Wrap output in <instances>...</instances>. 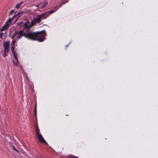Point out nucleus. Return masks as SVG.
<instances>
[{"instance_id":"9d476101","label":"nucleus","mask_w":158,"mask_h":158,"mask_svg":"<svg viewBox=\"0 0 158 158\" xmlns=\"http://www.w3.org/2000/svg\"><path fill=\"white\" fill-rule=\"evenodd\" d=\"M41 17L40 15L37 16L36 18L35 19L36 22L38 23H39L41 22Z\"/></svg>"},{"instance_id":"5701e85b","label":"nucleus","mask_w":158,"mask_h":158,"mask_svg":"<svg viewBox=\"0 0 158 158\" xmlns=\"http://www.w3.org/2000/svg\"><path fill=\"white\" fill-rule=\"evenodd\" d=\"M17 34V33L15 32L13 35V36H11L10 38L11 39H13L14 38L15 36V35H16V34Z\"/></svg>"},{"instance_id":"bb28decb","label":"nucleus","mask_w":158,"mask_h":158,"mask_svg":"<svg viewBox=\"0 0 158 158\" xmlns=\"http://www.w3.org/2000/svg\"><path fill=\"white\" fill-rule=\"evenodd\" d=\"M4 35V33H1L0 34V37L1 38L2 37L3 35Z\"/></svg>"},{"instance_id":"b1692460","label":"nucleus","mask_w":158,"mask_h":158,"mask_svg":"<svg viewBox=\"0 0 158 158\" xmlns=\"http://www.w3.org/2000/svg\"><path fill=\"white\" fill-rule=\"evenodd\" d=\"M68 158H78V157L74 156L71 155L69 156Z\"/></svg>"},{"instance_id":"39448f33","label":"nucleus","mask_w":158,"mask_h":158,"mask_svg":"<svg viewBox=\"0 0 158 158\" xmlns=\"http://www.w3.org/2000/svg\"><path fill=\"white\" fill-rule=\"evenodd\" d=\"M37 135L39 140L42 143H45L46 144H47V143L44 139L41 134H39L38 135Z\"/></svg>"},{"instance_id":"f3484780","label":"nucleus","mask_w":158,"mask_h":158,"mask_svg":"<svg viewBox=\"0 0 158 158\" xmlns=\"http://www.w3.org/2000/svg\"><path fill=\"white\" fill-rule=\"evenodd\" d=\"M15 46L11 45V50L12 51V53L15 52Z\"/></svg>"},{"instance_id":"f257e3e1","label":"nucleus","mask_w":158,"mask_h":158,"mask_svg":"<svg viewBox=\"0 0 158 158\" xmlns=\"http://www.w3.org/2000/svg\"><path fill=\"white\" fill-rule=\"evenodd\" d=\"M27 33L26 38L33 40H37L39 42H43L45 39L46 33L45 30L36 32L28 31Z\"/></svg>"},{"instance_id":"f03ea898","label":"nucleus","mask_w":158,"mask_h":158,"mask_svg":"<svg viewBox=\"0 0 158 158\" xmlns=\"http://www.w3.org/2000/svg\"><path fill=\"white\" fill-rule=\"evenodd\" d=\"M37 23L35 19H34L31 22H30L29 21H27L23 24L22 26L24 30L27 29V31H28Z\"/></svg>"},{"instance_id":"f8f14e48","label":"nucleus","mask_w":158,"mask_h":158,"mask_svg":"<svg viewBox=\"0 0 158 158\" xmlns=\"http://www.w3.org/2000/svg\"><path fill=\"white\" fill-rule=\"evenodd\" d=\"M12 21V19H11V18H9L8 20L5 23V24H8L9 26L10 24H11V23Z\"/></svg>"},{"instance_id":"a878e982","label":"nucleus","mask_w":158,"mask_h":158,"mask_svg":"<svg viewBox=\"0 0 158 158\" xmlns=\"http://www.w3.org/2000/svg\"><path fill=\"white\" fill-rule=\"evenodd\" d=\"M14 11H15V10H11L10 11V12H9L10 15L11 14H12L14 12Z\"/></svg>"},{"instance_id":"ddd939ff","label":"nucleus","mask_w":158,"mask_h":158,"mask_svg":"<svg viewBox=\"0 0 158 158\" xmlns=\"http://www.w3.org/2000/svg\"><path fill=\"white\" fill-rule=\"evenodd\" d=\"M12 21V19H11V18H9L8 20L5 23V24H8L9 26L10 24H11V23Z\"/></svg>"},{"instance_id":"4468645a","label":"nucleus","mask_w":158,"mask_h":158,"mask_svg":"<svg viewBox=\"0 0 158 158\" xmlns=\"http://www.w3.org/2000/svg\"><path fill=\"white\" fill-rule=\"evenodd\" d=\"M24 13V11L21 10L19 13H18L16 15V16H18V17H20L21 15Z\"/></svg>"},{"instance_id":"6e6552de","label":"nucleus","mask_w":158,"mask_h":158,"mask_svg":"<svg viewBox=\"0 0 158 158\" xmlns=\"http://www.w3.org/2000/svg\"><path fill=\"white\" fill-rule=\"evenodd\" d=\"M9 26L8 24H5L2 26V28L0 30V31H3L6 30H7L9 27Z\"/></svg>"},{"instance_id":"a211bd4d","label":"nucleus","mask_w":158,"mask_h":158,"mask_svg":"<svg viewBox=\"0 0 158 158\" xmlns=\"http://www.w3.org/2000/svg\"><path fill=\"white\" fill-rule=\"evenodd\" d=\"M23 2H21L20 3L17 4L15 6V7L17 9H19L20 6L22 3Z\"/></svg>"},{"instance_id":"20e7f679","label":"nucleus","mask_w":158,"mask_h":158,"mask_svg":"<svg viewBox=\"0 0 158 158\" xmlns=\"http://www.w3.org/2000/svg\"><path fill=\"white\" fill-rule=\"evenodd\" d=\"M12 53L13 55V57L14 58V59L15 60V61H16V62H15V60H13V64L15 66H17L18 65V63L19 62V60H18L17 57V54L15 52L13 53Z\"/></svg>"},{"instance_id":"dca6fc26","label":"nucleus","mask_w":158,"mask_h":158,"mask_svg":"<svg viewBox=\"0 0 158 158\" xmlns=\"http://www.w3.org/2000/svg\"><path fill=\"white\" fill-rule=\"evenodd\" d=\"M35 130L36 135L40 134V129H39L38 127L37 126H36Z\"/></svg>"},{"instance_id":"1a4fd4ad","label":"nucleus","mask_w":158,"mask_h":158,"mask_svg":"<svg viewBox=\"0 0 158 158\" xmlns=\"http://www.w3.org/2000/svg\"><path fill=\"white\" fill-rule=\"evenodd\" d=\"M40 15L41 17V19H46L48 16V15L46 12H45Z\"/></svg>"},{"instance_id":"4be33fe9","label":"nucleus","mask_w":158,"mask_h":158,"mask_svg":"<svg viewBox=\"0 0 158 158\" xmlns=\"http://www.w3.org/2000/svg\"><path fill=\"white\" fill-rule=\"evenodd\" d=\"M12 148L13 150H14L16 152H19L18 150L15 148L14 146H12Z\"/></svg>"},{"instance_id":"c85d7f7f","label":"nucleus","mask_w":158,"mask_h":158,"mask_svg":"<svg viewBox=\"0 0 158 158\" xmlns=\"http://www.w3.org/2000/svg\"><path fill=\"white\" fill-rule=\"evenodd\" d=\"M21 37H19V35H18V36H17V39H19V38H20L21 39Z\"/></svg>"},{"instance_id":"9b49d317","label":"nucleus","mask_w":158,"mask_h":158,"mask_svg":"<svg viewBox=\"0 0 158 158\" xmlns=\"http://www.w3.org/2000/svg\"><path fill=\"white\" fill-rule=\"evenodd\" d=\"M37 103H36V102L35 106L34 112L35 117L36 118H37Z\"/></svg>"},{"instance_id":"0eeeda50","label":"nucleus","mask_w":158,"mask_h":158,"mask_svg":"<svg viewBox=\"0 0 158 158\" xmlns=\"http://www.w3.org/2000/svg\"><path fill=\"white\" fill-rule=\"evenodd\" d=\"M24 30V29H23V30H22L19 31L17 33V34L19 35V37H22V36H24L26 38L27 36V33H23Z\"/></svg>"},{"instance_id":"393cba45","label":"nucleus","mask_w":158,"mask_h":158,"mask_svg":"<svg viewBox=\"0 0 158 158\" xmlns=\"http://www.w3.org/2000/svg\"><path fill=\"white\" fill-rule=\"evenodd\" d=\"M8 52H5V51H4V54L3 55V56L4 57H5L6 56H7V55H6V53Z\"/></svg>"},{"instance_id":"423d86ee","label":"nucleus","mask_w":158,"mask_h":158,"mask_svg":"<svg viewBox=\"0 0 158 158\" xmlns=\"http://www.w3.org/2000/svg\"><path fill=\"white\" fill-rule=\"evenodd\" d=\"M60 7H58L57 6H56L52 10L48 11L46 12L47 13L48 15H49L55 12L56 10H57Z\"/></svg>"},{"instance_id":"7ed1b4c3","label":"nucleus","mask_w":158,"mask_h":158,"mask_svg":"<svg viewBox=\"0 0 158 158\" xmlns=\"http://www.w3.org/2000/svg\"><path fill=\"white\" fill-rule=\"evenodd\" d=\"M4 51L8 52L10 50V41L5 42L3 44Z\"/></svg>"},{"instance_id":"aec40b11","label":"nucleus","mask_w":158,"mask_h":158,"mask_svg":"<svg viewBox=\"0 0 158 158\" xmlns=\"http://www.w3.org/2000/svg\"><path fill=\"white\" fill-rule=\"evenodd\" d=\"M48 4V2H46L44 3L43 4L42 6L41 7V8H42L45 7Z\"/></svg>"},{"instance_id":"6ab92c4d","label":"nucleus","mask_w":158,"mask_h":158,"mask_svg":"<svg viewBox=\"0 0 158 158\" xmlns=\"http://www.w3.org/2000/svg\"><path fill=\"white\" fill-rule=\"evenodd\" d=\"M23 22L21 21V22H20L19 23H17V25H18V26L19 27H23L22 26L23 25Z\"/></svg>"},{"instance_id":"cd10ccee","label":"nucleus","mask_w":158,"mask_h":158,"mask_svg":"<svg viewBox=\"0 0 158 158\" xmlns=\"http://www.w3.org/2000/svg\"><path fill=\"white\" fill-rule=\"evenodd\" d=\"M16 12H15V15H14V16H13V17L11 18V19H12V20H13V19H14V18L15 17V14H16Z\"/></svg>"},{"instance_id":"7c9ffc66","label":"nucleus","mask_w":158,"mask_h":158,"mask_svg":"<svg viewBox=\"0 0 158 158\" xmlns=\"http://www.w3.org/2000/svg\"><path fill=\"white\" fill-rule=\"evenodd\" d=\"M14 60H15V62H16V61H15V59Z\"/></svg>"},{"instance_id":"c756f323","label":"nucleus","mask_w":158,"mask_h":158,"mask_svg":"<svg viewBox=\"0 0 158 158\" xmlns=\"http://www.w3.org/2000/svg\"><path fill=\"white\" fill-rule=\"evenodd\" d=\"M40 3L39 4H38V5H37L35 6L36 7H38L39 6V5H40Z\"/></svg>"},{"instance_id":"412c9836","label":"nucleus","mask_w":158,"mask_h":158,"mask_svg":"<svg viewBox=\"0 0 158 158\" xmlns=\"http://www.w3.org/2000/svg\"><path fill=\"white\" fill-rule=\"evenodd\" d=\"M16 41L15 40H13L11 43V45L15 46Z\"/></svg>"},{"instance_id":"2eb2a0df","label":"nucleus","mask_w":158,"mask_h":158,"mask_svg":"<svg viewBox=\"0 0 158 158\" xmlns=\"http://www.w3.org/2000/svg\"><path fill=\"white\" fill-rule=\"evenodd\" d=\"M69 0H62L61 2V4L60 6L59 7H60L62 4H64L65 3L68 2Z\"/></svg>"}]
</instances>
